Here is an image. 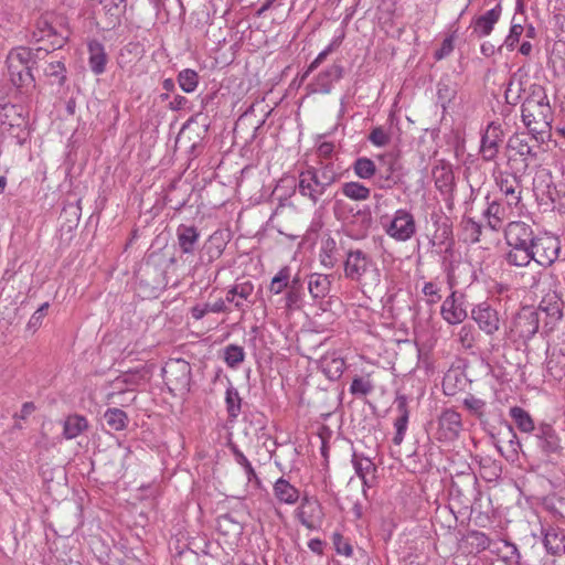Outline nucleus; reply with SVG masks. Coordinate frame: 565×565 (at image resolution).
Segmentation results:
<instances>
[{"label":"nucleus","mask_w":565,"mask_h":565,"mask_svg":"<svg viewBox=\"0 0 565 565\" xmlns=\"http://www.w3.org/2000/svg\"><path fill=\"white\" fill-rule=\"evenodd\" d=\"M33 38L36 42L54 38L52 45L56 47H61L65 41V36L57 35L56 30L52 26L47 19H40L36 22V30L33 32Z\"/></svg>","instance_id":"nucleus-31"},{"label":"nucleus","mask_w":565,"mask_h":565,"mask_svg":"<svg viewBox=\"0 0 565 565\" xmlns=\"http://www.w3.org/2000/svg\"><path fill=\"white\" fill-rule=\"evenodd\" d=\"M300 300L299 292L295 289L294 286H290V290L286 295V307L288 309L294 308Z\"/></svg>","instance_id":"nucleus-61"},{"label":"nucleus","mask_w":565,"mask_h":565,"mask_svg":"<svg viewBox=\"0 0 565 565\" xmlns=\"http://www.w3.org/2000/svg\"><path fill=\"white\" fill-rule=\"evenodd\" d=\"M352 465L356 476L362 480L363 487H371V479L369 476H373L376 470L373 461L364 455L353 452Z\"/></svg>","instance_id":"nucleus-28"},{"label":"nucleus","mask_w":565,"mask_h":565,"mask_svg":"<svg viewBox=\"0 0 565 565\" xmlns=\"http://www.w3.org/2000/svg\"><path fill=\"white\" fill-rule=\"evenodd\" d=\"M470 317L477 323L479 330L487 335H493L500 329V315L488 301L473 306Z\"/></svg>","instance_id":"nucleus-10"},{"label":"nucleus","mask_w":565,"mask_h":565,"mask_svg":"<svg viewBox=\"0 0 565 565\" xmlns=\"http://www.w3.org/2000/svg\"><path fill=\"white\" fill-rule=\"evenodd\" d=\"M226 311L225 300L218 299L214 303H199L192 307L191 315L195 320L202 319L209 312L220 313Z\"/></svg>","instance_id":"nucleus-40"},{"label":"nucleus","mask_w":565,"mask_h":565,"mask_svg":"<svg viewBox=\"0 0 565 565\" xmlns=\"http://www.w3.org/2000/svg\"><path fill=\"white\" fill-rule=\"evenodd\" d=\"M524 28L521 24H512L510 32L503 42V46H505L509 51H513L515 45L519 43Z\"/></svg>","instance_id":"nucleus-52"},{"label":"nucleus","mask_w":565,"mask_h":565,"mask_svg":"<svg viewBox=\"0 0 565 565\" xmlns=\"http://www.w3.org/2000/svg\"><path fill=\"white\" fill-rule=\"evenodd\" d=\"M462 405L475 416L481 417L484 414L486 402L472 394L463 398Z\"/></svg>","instance_id":"nucleus-47"},{"label":"nucleus","mask_w":565,"mask_h":565,"mask_svg":"<svg viewBox=\"0 0 565 565\" xmlns=\"http://www.w3.org/2000/svg\"><path fill=\"white\" fill-rule=\"evenodd\" d=\"M323 542L320 540V539H311L309 542H308V547L309 550L315 553V554H318V555H322L323 554Z\"/></svg>","instance_id":"nucleus-62"},{"label":"nucleus","mask_w":565,"mask_h":565,"mask_svg":"<svg viewBox=\"0 0 565 565\" xmlns=\"http://www.w3.org/2000/svg\"><path fill=\"white\" fill-rule=\"evenodd\" d=\"M230 449L233 452L235 462L239 465L246 475V479L248 483H254L256 487H260V479L258 478L255 469L253 468L250 461L247 457L237 448L236 445H231Z\"/></svg>","instance_id":"nucleus-34"},{"label":"nucleus","mask_w":565,"mask_h":565,"mask_svg":"<svg viewBox=\"0 0 565 565\" xmlns=\"http://www.w3.org/2000/svg\"><path fill=\"white\" fill-rule=\"evenodd\" d=\"M273 493L279 503L294 505L300 499V491L284 477L273 484Z\"/></svg>","instance_id":"nucleus-23"},{"label":"nucleus","mask_w":565,"mask_h":565,"mask_svg":"<svg viewBox=\"0 0 565 565\" xmlns=\"http://www.w3.org/2000/svg\"><path fill=\"white\" fill-rule=\"evenodd\" d=\"M341 194L351 201H366L371 198V189L359 181H348L341 185Z\"/></svg>","instance_id":"nucleus-30"},{"label":"nucleus","mask_w":565,"mask_h":565,"mask_svg":"<svg viewBox=\"0 0 565 565\" xmlns=\"http://www.w3.org/2000/svg\"><path fill=\"white\" fill-rule=\"evenodd\" d=\"M510 416L521 431L531 433L534 430L535 425L531 415L522 407H512L510 409Z\"/></svg>","instance_id":"nucleus-36"},{"label":"nucleus","mask_w":565,"mask_h":565,"mask_svg":"<svg viewBox=\"0 0 565 565\" xmlns=\"http://www.w3.org/2000/svg\"><path fill=\"white\" fill-rule=\"evenodd\" d=\"M540 311L531 306L522 307L512 318L509 327V337L512 340L526 342L539 331Z\"/></svg>","instance_id":"nucleus-5"},{"label":"nucleus","mask_w":565,"mask_h":565,"mask_svg":"<svg viewBox=\"0 0 565 565\" xmlns=\"http://www.w3.org/2000/svg\"><path fill=\"white\" fill-rule=\"evenodd\" d=\"M254 292V285L249 280L236 282L226 292V301L234 303L235 308L242 309L249 301Z\"/></svg>","instance_id":"nucleus-25"},{"label":"nucleus","mask_w":565,"mask_h":565,"mask_svg":"<svg viewBox=\"0 0 565 565\" xmlns=\"http://www.w3.org/2000/svg\"><path fill=\"white\" fill-rule=\"evenodd\" d=\"M32 65L23 67V71H19L13 75L9 76L11 83L15 87L29 86L33 83V76L31 73Z\"/></svg>","instance_id":"nucleus-50"},{"label":"nucleus","mask_w":565,"mask_h":565,"mask_svg":"<svg viewBox=\"0 0 565 565\" xmlns=\"http://www.w3.org/2000/svg\"><path fill=\"white\" fill-rule=\"evenodd\" d=\"M462 231L465 234V239L471 243H477L480 239L481 235V225L473 218H463L462 220Z\"/></svg>","instance_id":"nucleus-45"},{"label":"nucleus","mask_w":565,"mask_h":565,"mask_svg":"<svg viewBox=\"0 0 565 565\" xmlns=\"http://www.w3.org/2000/svg\"><path fill=\"white\" fill-rule=\"evenodd\" d=\"M377 160V174L374 185L381 190H388L394 188L398 182L396 174L398 170V161L392 153L379 154Z\"/></svg>","instance_id":"nucleus-11"},{"label":"nucleus","mask_w":565,"mask_h":565,"mask_svg":"<svg viewBox=\"0 0 565 565\" xmlns=\"http://www.w3.org/2000/svg\"><path fill=\"white\" fill-rule=\"evenodd\" d=\"M344 75V67L340 62L322 70L313 79L311 90L319 94H329L333 85Z\"/></svg>","instance_id":"nucleus-17"},{"label":"nucleus","mask_w":565,"mask_h":565,"mask_svg":"<svg viewBox=\"0 0 565 565\" xmlns=\"http://www.w3.org/2000/svg\"><path fill=\"white\" fill-rule=\"evenodd\" d=\"M338 178L332 162H321L318 167H308L299 173L297 190L301 196L316 204Z\"/></svg>","instance_id":"nucleus-3"},{"label":"nucleus","mask_w":565,"mask_h":565,"mask_svg":"<svg viewBox=\"0 0 565 565\" xmlns=\"http://www.w3.org/2000/svg\"><path fill=\"white\" fill-rule=\"evenodd\" d=\"M186 104H188V99L184 96L177 95L170 102V108L173 110H180V109H183Z\"/></svg>","instance_id":"nucleus-63"},{"label":"nucleus","mask_w":565,"mask_h":565,"mask_svg":"<svg viewBox=\"0 0 565 565\" xmlns=\"http://www.w3.org/2000/svg\"><path fill=\"white\" fill-rule=\"evenodd\" d=\"M331 281L327 275L313 273L308 279V290L312 298H324L330 290Z\"/></svg>","instance_id":"nucleus-33"},{"label":"nucleus","mask_w":565,"mask_h":565,"mask_svg":"<svg viewBox=\"0 0 565 565\" xmlns=\"http://www.w3.org/2000/svg\"><path fill=\"white\" fill-rule=\"evenodd\" d=\"M163 376L167 383L174 386L175 390H189L191 381V366L181 359L172 360L163 367Z\"/></svg>","instance_id":"nucleus-14"},{"label":"nucleus","mask_w":565,"mask_h":565,"mask_svg":"<svg viewBox=\"0 0 565 565\" xmlns=\"http://www.w3.org/2000/svg\"><path fill=\"white\" fill-rule=\"evenodd\" d=\"M245 359V351L242 347L230 344L224 349V361L231 369H236Z\"/></svg>","instance_id":"nucleus-43"},{"label":"nucleus","mask_w":565,"mask_h":565,"mask_svg":"<svg viewBox=\"0 0 565 565\" xmlns=\"http://www.w3.org/2000/svg\"><path fill=\"white\" fill-rule=\"evenodd\" d=\"M422 291L427 297V302L429 305H435L441 299V295L439 292L440 289L433 281L425 282Z\"/></svg>","instance_id":"nucleus-56"},{"label":"nucleus","mask_w":565,"mask_h":565,"mask_svg":"<svg viewBox=\"0 0 565 565\" xmlns=\"http://www.w3.org/2000/svg\"><path fill=\"white\" fill-rule=\"evenodd\" d=\"M505 545L510 547L511 555L504 557V561L509 563V565H520L521 564V553L518 546L514 543L505 542Z\"/></svg>","instance_id":"nucleus-58"},{"label":"nucleus","mask_w":565,"mask_h":565,"mask_svg":"<svg viewBox=\"0 0 565 565\" xmlns=\"http://www.w3.org/2000/svg\"><path fill=\"white\" fill-rule=\"evenodd\" d=\"M543 544L546 552L554 556L565 554V532L556 526H547L542 530Z\"/></svg>","instance_id":"nucleus-20"},{"label":"nucleus","mask_w":565,"mask_h":565,"mask_svg":"<svg viewBox=\"0 0 565 565\" xmlns=\"http://www.w3.org/2000/svg\"><path fill=\"white\" fill-rule=\"evenodd\" d=\"M369 140L376 147H384L390 142L391 137L383 127H376L371 131Z\"/></svg>","instance_id":"nucleus-54"},{"label":"nucleus","mask_w":565,"mask_h":565,"mask_svg":"<svg viewBox=\"0 0 565 565\" xmlns=\"http://www.w3.org/2000/svg\"><path fill=\"white\" fill-rule=\"evenodd\" d=\"M225 245L226 244L222 232L216 231L212 235H210L205 244V250L206 254L209 255V262L217 259L223 254Z\"/></svg>","instance_id":"nucleus-37"},{"label":"nucleus","mask_w":565,"mask_h":565,"mask_svg":"<svg viewBox=\"0 0 565 565\" xmlns=\"http://www.w3.org/2000/svg\"><path fill=\"white\" fill-rule=\"evenodd\" d=\"M334 150L332 142L323 141L317 148V153L320 158L328 159Z\"/></svg>","instance_id":"nucleus-60"},{"label":"nucleus","mask_w":565,"mask_h":565,"mask_svg":"<svg viewBox=\"0 0 565 565\" xmlns=\"http://www.w3.org/2000/svg\"><path fill=\"white\" fill-rule=\"evenodd\" d=\"M462 429L461 416L454 409H446L438 419V438L443 440L456 439Z\"/></svg>","instance_id":"nucleus-18"},{"label":"nucleus","mask_w":565,"mask_h":565,"mask_svg":"<svg viewBox=\"0 0 565 565\" xmlns=\"http://www.w3.org/2000/svg\"><path fill=\"white\" fill-rule=\"evenodd\" d=\"M522 121L537 143L550 138L552 109L543 92L534 93L523 102Z\"/></svg>","instance_id":"nucleus-2"},{"label":"nucleus","mask_w":565,"mask_h":565,"mask_svg":"<svg viewBox=\"0 0 565 565\" xmlns=\"http://www.w3.org/2000/svg\"><path fill=\"white\" fill-rule=\"evenodd\" d=\"M104 419L106 424L114 430L120 431L124 430L128 425V416L120 408H108L104 413Z\"/></svg>","instance_id":"nucleus-35"},{"label":"nucleus","mask_w":565,"mask_h":565,"mask_svg":"<svg viewBox=\"0 0 565 565\" xmlns=\"http://www.w3.org/2000/svg\"><path fill=\"white\" fill-rule=\"evenodd\" d=\"M454 50V39L452 36L446 38L439 50L436 51L435 57L436 60H441L445 56L449 55Z\"/></svg>","instance_id":"nucleus-57"},{"label":"nucleus","mask_w":565,"mask_h":565,"mask_svg":"<svg viewBox=\"0 0 565 565\" xmlns=\"http://www.w3.org/2000/svg\"><path fill=\"white\" fill-rule=\"evenodd\" d=\"M88 51V65L95 75H102L106 72L108 63V55L104 44L97 40H92L87 43Z\"/></svg>","instance_id":"nucleus-22"},{"label":"nucleus","mask_w":565,"mask_h":565,"mask_svg":"<svg viewBox=\"0 0 565 565\" xmlns=\"http://www.w3.org/2000/svg\"><path fill=\"white\" fill-rule=\"evenodd\" d=\"M374 390V384L367 376H355L350 385V393L355 397H362L371 394Z\"/></svg>","instance_id":"nucleus-42"},{"label":"nucleus","mask_w":565,"mask_h":565,"mask_svg":"<svg viewBox=\"0 0 565 565\" xmlns=\"http://www.w3.org/2000/svg\"><path fill=\"white\" fill-rule=\"evenodd\" d=\"M503 129L498 122H490L481 136L479 152L483 161L491 162L498 157L503 141Z\"/></svg>","instance_id":"nucleus-12"},{"label":"nucleus","mask_w":565,"mask_h":565,"mask_svg":"<svg viewBox=\"0 0 565 565\" xmlns=\"http://www.w3.org/2000/svg\"><path fill=\"white\" fill-rule=\"evenodd\" d=\"M323 372L330 380L339 379L345 367L344 360L335 356H326L322 360Z\"/></svg>","instance_id":"nucleus-41"},{"label":"nucleus","mask_w":565,"mask_h":565,"mask_svg":"<svg viewBox=\"0 0 565 565\" xmlns=\"http://www.w3.org/2000/svg\"><path fill=\"white\" fill-rule=\"evenodd\" d=\"M332 543L335 548V552L340 555H344L347 557H351L353 554V548L350 542L343 537V535L339 532H334L332 534Z\"/></svg>","instance_id":"nucleus-49"},{"label":"nucleus","mask_w":565,"mask_h":565,"mask_svg":"<svg viewBox=\"0 0 565 565\" xmlns=\"http://www.w3.org/2000/svg\"><path fill=\"white\" fill-rule=\"evenodd\" d=\"M440 315L443 319L449 324H459L467 317L468 312L465 307L463 296L457 291H452L444 301L440 307Z\"/></svg>","instance_id":"nucleus-16"},{"label":"nucleus","mask_w":565,"mask_h":565,"mask_svg":"<svg viewBox=\"0 0 565 565\" xmlns=\"http://www.w3.org/2000/svg\"><path fill=\"white\" fill-rule=\"evenodd\" d=\"M34 409H35L34 404L31 402H26L22 405L20 414L17 415V417H19L21 419H25L34 412Z\"/></svg>","instance_id":"nucleus-64"},{"label":"nucleus","mask_w":565,"mask_h":565,"mask_svg":"<svg viewBox=\"0 0 565 565\" xmlns=\"http://www.w3.org/2000/svg\"><path fill=\"white\" fill-rule=\"evenodd\" d=\"M408 399L403 394H397L394 401L395 409L397 412V417L394 422L395 427V435L393 437V443L395 445H401L404 440L407 425H408V418H409V412L407 408Z\"/></svg>","instance_id":"nucleus-19"},{"label":"nucleus","mask_w":565,"mask_h":565,"mask_svg":"<svg viewBox=\"0 0 565 565\" xmlns=\"http://www.w3.org/2000/svg\"><path fill=\"white\" fill-rule=\"evenodd\" d=\"M475 328L470 324H463L458 332V340L466 349H470L475 344Z\"/></svg>","instance_id":"nucleus-51"},{"label":"nucleus","mask_w":565,"mask_h":565,"mask_svg":"<svg viewBox=\"0 0 565 565\" xmlns=\"http://www.w3.org/2000/svg\"><path fill=\"white\" fill-rule=\"evenodd\" d=\"M328 55H330V54L326 50H322L317 55V57L310 63V65L308 66L307 71L303 74V77H307L311 72L317 70L324 62V60L328 57Z\"/></svg>","instance_id":"nucleus-59"},{"label":"nucleus","mask_w":565,"mask_h":565,"mask_svg":"<svg viewBox=\"0 0 565 565\" xmlns=\"http://www.w3.org/2000/svg\"><path fill=\"white\" fill-rule=\"evenodd\" d=\"M178 82L183 92L192 93L198 87L199 75L195 71L185 68L179 73Z\"/></svg>","instance_id":"nucleus-44"},{"label":"nucleus","mask_w":565,"mask_h":565,"mask_svg":"<svg viewBox=\"0 0 565 565\" xmlns=\"http://www.w3.org/2000/svg\"><path fill=\"white\" fill-rule=\"evenodd\" d=\"M495 184L508 205L519 206L522 200V185L519 178L505 171L494 173Z\"/></svg>","instance_id":"nucleus-13"},{"label":"nucleus","mask_w":565,"mask_h":565,"mask_svg":"<svg viewBox=\"0 0 565 565\" xmlns=\"http://www.w3.org/2000/svg\"><path fill=\"white\" fill-rule=\"evenodd\" d=\"M225 404L228 417L231 419H235L238 417L242 407V398L238 394V391L230 385L225 392Z\"/></svg>","instance_id":"nucleus-38"},{"label":"nucleus","mask_w":565,"mask_h":565,"mask_svg":"<svg viewBox=\"0 0 565 565\" xmlns=\"http://www.w3.org/2000/svg\"><path fill=\"white\" fill-rule=\"evenodd\" d=\"M536 438L539 440V447L546 455L556 454L562 449L558 435L548 424L540 425Z\"/></svg>","instance_id":"nucleus-24"},{"label":"nucleus","mask_w":565,"mask_h":565,"mask_svg":"<svg viewBox=\"0 0 565 565\" xmlns=\"http://www.w3.org/2000/svg\"><path fill=\"white\" fill-rule=\"evenodd\" d=\"M352 171L359 179L376 180L377 166L376 162L367 157H359L352 163Z\"/></svg>","instance_id":"nucleus-32"},{"label":"nucleus","mask_w":565,"mask_h":565,"mask_svg":"<svg viewBox=\"0 0 565 565\" xmlns=\"http://www.w3.org/2000/svg\"><path fill=\"white\" fill-rule=\"evenodd\" d=\"M88 429V420L83 415L74 414L66 417L63 425V436L74 439Z\"/></svg>","instance_id":"nucleus-29"},{"label":"nucleus","mask_w":565,"mask_h":565,"mask_svg":"<svg viewBox=\"0 0 565 565\" xmlns=\"http://www.w3.org/2000/svg\"><path fill=\"white\" fill-rule=\"evenodd\" d=\"M507 250L503 259L509 266L526 267L532 262L535 233L532 226L522 221H512L503 230Z\"/></svg>","instance_id":"nucleus-1"},{"label":"nucleus","mask_w":565,"mask_h":565,"mask_svg":"<svg viewBox=\"0 0 565 565\" xmlns=\"http://www.w3.org/2000/svg\"><path fill=\"white\" fill-rule=\"evenodd\" d=\"M344 277L361 286L362 289L380 284L381 275L372 257L362 249H350L343 264Z\"/></svg>","instance_id":"nucleus-4"},{"label":"nucleus","mask_w":565,"mask_h":565,"mask_svg":"<svg viewBox=\"0 0 565 565\" xmlns=\"http://www.w3.org/2000/svg\"><path fill=\"white\" fill-rule=\"evenodd\" d=\"M49 307V302H44L43 305L40 306V308L29 319L26 324L28 330L34 331L42 324V321Z\"/></svg>","instance_id":"nucleus-55"},{"label":"nucleus","mask_w":565,"mask_h":565,"mask_svg":"<svg viewBox=\"0 0 565 565\" xmlns=\"http://www.w3.org/2000/svg\"><path fill=\"white\" fill-rule=\"evenodd\" d=\"M44 73L47 76L57 78L58 82L62 83L65 79V65L61 61H52L47 63Z\"/></svg>","instance_id":"nucleus-53"},{"label":"nucleus","mask_w":565,"mask_h":565,"mask_svg":"<svg viewBox=\"0 0 565 565\" xmlns=\"http://www.w3.org/2000/svg\"><path fill=\"white\" fill-rule=\"evenodd\" d=\"M289 278V267H282L271 279L269 290L275 295L280 294L288 286Z\"/></svg>","instance_id":"nucleus-46"},{"label":"nucleus","mask_w":565,"mask_h":565,"mask_svg":"<svg viewBox=\"0 0 565 565\" xmlns=\"http://www.w3.org/2000/svg\"><path fill=\"white\" fill-rule=\"evenodd\" d=\"M335 252H337V243L332 237H328L322 241L321 250H320V263L326 268H333L337 258H335Z\"/></svg>","instance_id":"nucleus-39"},{"label":"nucleus","mask_w":565,"mask_h":565,"mask_svg":"<svg viewBox=\"0 0 565 565\" xmlns=\"http://www.w3.org/2000/svg\"><path fill=\"white\" fill-rule=\"evenodd\" d=\"M562 243L555 235L544 233L535 236L532 252V262L542 267L552 266L561 255Z\"/></svg>","instance_id":"nucleus-6"},{"label":"nucleus","mask_w":565,"mask_h":565,"mask_svg":"<svg viewBox=\"0 0 565 565\" xmlns=\"http://www.w3.org/2000/svg\"><path fill=\"white\" fill-rule=\"evenodd\" d=\"M295 516L306 529L318 530L322 525L324 514L317 499L305 495L295 510Z\"/></svg>","instance_id":"nucleus-8"},{"label":"nucleus","mask_w":565,"mask_h":565,"mask_svg":"<svg viewBox=\"0 0 565 565\" xmlns=\"http://www.w3.org/2000/svg\"><path fill=\"white\" fill-rule=\"evenodd\" d=\"M530 139H533L532 135L530 136L525 132L514 134L509 138L508 148L515 151L524 161L535 159L536 151L534 146L530 145Z\"/></svg>","instance_id":"nucleus-26"},{"label":"nucleus","mask_w":565,"mask_h":565,"mask_svg":"<svg viewBox=\"0 0 565 565\" xmlns=\"http://www.w3.org/2000/svg\"><path fill=\"white\" fill-rule=\"evenodd\" d=\"M487 207L483 211L482 215L487 221V225L492 231H500L502 228L503 222L509 218L512 213V210L515 207L513 205H508L507 202L502 203L498 199L490 200V195L486 196Z\"/></svg>","instance_id":"nucleus-15"},{"label":"nucleus","mask_w":565,"mask_h":565,"mask_svg":"<svg viewBox=\"0 0 565 565\" xmlns=\"http://www.w3.org/2000/svg\"><path fill=\"white\" fill-rule=\"evenodd\" d=\"M177 237L183 254H193L200 233L194 226L181 224L177 228Z\"/></svg>","instance_id":"nucleus-27"},{"label":"nucleus","mask_w":565,"mask_h":565,"mask_svg":"<svg viewBox=\"0 0 565 565\" xmlns=\"http://www.w3.org/2000/svg\"><path fill=\"white\" fill-rule=\"evenodd\" d=\"M47 53L49 50L44 47L19 46L13 49L7 57L8 75L11 76L19 71H23V67L33 65L36 60H42Z\"/></svg>","instance_id":"nucleus-9"},{"label":"nucleus","mask_w":565,"mask_h":565,"mask_svg":"<svg viewBox=\"0 0 565 565\" xmlns=\"http://www.w3.org/2000/svg\"><path fill=\"white\" fill-rule=\"evenodd\" d=\"M456 95L455 87L450 86L446 82H439L437 85V97L441 107L446 109L448 105L451 103Z\"/></svg>","instance_id":"nucleus-48"},{"label":"nucleus","mask_w":565,"mask_h":565,"mask_svg":"<svg viewBox=\"0 0 565 565\" xmlns=\"http://www.w3.org/2000/svg\"><path fill=\"white\" fill-rule=\"evenodd\" d=\"M384 231L396 242H407L416 234L415 217L408 210L398 209L391 221L384 225Z\"/></svg>","instance_id":"nucleus-7"},{"label":"nucleus","mask_w":565,"mask_h":565,"mask_svg":"<svg viewBox=\"0 0 565 565\" xmlns=\"http://www.w3.org/2000/svg\"><path fill=\"white\" fill-rule=\"evenodd\" d=\"M502 12V7L498 3L491 10H488L486 13L475 18L471 22V28L473 33H476L479 38L489 35L494 24L499 21Z\"/></svg>","instance_id":"nucleus-21"}]
</instances>
